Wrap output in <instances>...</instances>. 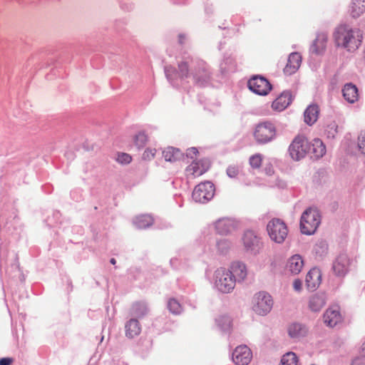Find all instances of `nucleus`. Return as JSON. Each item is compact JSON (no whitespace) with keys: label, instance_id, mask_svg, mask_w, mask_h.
Listing matches in <instances>:
<instances>
[{"label":"nucleus","instance_id":"nucleus-1","mask_svg":"<svg viewBox=\"0 0 365 365\" xmlns=\"http://www.w3.org/2000/svg\"><path fill=\"white\" fill-rule=\"evenodd\" d=\"M165 73L168 80L175 87L182 86L190 82L205 86L210 78V73L205 62L193 59L187 53L178 60V70L167 66L165 67Z\"/></svg>","mask_w":365,"mask_h":365},{"label":"nucleus","instance_id":"nucleus-2","mask_svg":"<svg viewBox=\"0 0 365 365\" xmlns=\"http://www.w3.org/2000/svg\"><path fill=\"white\" fill-rule=\"evenodd\" d=\"M334 38L338 47L349 52H354L361 44L363 31L358 27L341 24L336 28Z\"/></svg>","mask_w":365,"mask_h":365},{"label":"nucleus","instance_id":"nucleus-3","mask_svg":"<svg viewBox=\"0 0 365 365\" xmlns=\"http://www.w3.org/2000/svg\"><path fill=\"white\" fill-rule=\"evenodd\" d=\"M253 135L258 144L264 145L277 138V130L274 123L266 120L256 125Z\"/></svg>","mask_w":365,"mask_h":365},{"label":"nucleus","instance_id":"nucleus-4","mask_svg":"<svg viewBox=\"0 0 365 365\" xmlns=\"http://www.w3.org/2000/svg\"><path fill=\"white\" fill-rule=\"evenodd\" d=\"M321 223V215L317 209L309 207L304 211L300 219V230L304 235L314 234Z\"/></svg>","mask_w":365,"mask_h":365},{"label":"nucleus","instance_id":"nucleus-5","mask_svg":"<svg viewBox=\"0 0 365 365\" xmlns=\"http://www.w3.org/2000/svg\"><path fill=\"white\" fill-rule=\"evenodd\" d=\"M214 286L221 293L228 294L235 287V279L227 269L225 267L217 268L214 272Z\"/></svg>","mask_w":365,"mask_h":365},{"label":"nucleus","instance_id":"nucleus-6","mask_svg":"<svg viewBox=\"0 0 365 365\" xmlns=\"http://www.w3.org/2000/svg\"><path fill=\"white\" fill-rule=\"evenodd\" d=\"M267 231L271 240L277 244L283 243L289 232L287 225L279 218L272 219L267 225Z\"/></svg>","mask_w":365,"mask_h":365},{"label":"nucleus","instance_id":"nucleus-7","mask_svg":"<svg viewBox=\"0 0 365 365\" xmlns=\"http://www.w3.org/2000/svg\"><path fill=\"white\" fill-rule=\"evenodd\" d=\"M309 150V142L302 135L296 136L288 148L290 158L294 161L304 158Z\"/></svg>","mask_w":365,"mask_h":365},{"label":"nucleus","instance_id":"nucleus-8","mask_svg":"<svg viewBox=\"0 0 365 365\" xmlns=\"http://www.w3.org/2000/svg\"><path fill=\"white\" fill-rule=\"evenodd\" d=\"M273 300L272 296L266 292H259L253 298V310L259 315H266L272 309Z\"/></svg>","mask_w":365,"mask_h":365},{"label":"nucleus","instance_id":"nucleus-9","mask_svg":"<svg viewBox=\"0 0 365 365\" xmlns=\"http://www.w3.org/2000/svg\"><path fill=\"white\" fill-rule=\"evenodd\" d=\"M215 195V186L210 181L198 184L192 192V199L200 203H206L210 201Z\"/></svg>","mask_w":365,"mask_h":365},{"label":"nucleus","instance_id":"nucleus-10","mask_svg":"<svg viewBox=\"0 0 365 365\" xmlns=\"http://www.w3.org/2000/svg\"><path fill=\"white\" fill-rule=\"evenodd\" d=\"M242 240L246 252L252 255L258 254L262 247L261 238L254 231H245Z\"/></svg>","mask_w":365,"mask_h":365},{"label":"nucleus","instance_id":"nucleus-11","mask_svg":"<svg viewBox=\"0 0 365 365\" xmlns=\"http://www.w3.org/2000/svg\"><path fill=\"white\" fill-rule=\"evenodd\" d=\"M248 88L255 94L266 96L272 89V85L267 78L261 76L252 77L247 83Z\"/></svg>","mask_w":365,"mask_h":365},{"label":"nucleus","instance_id":"nucleus-12","mask_svg":"<svg viewBox=\"0 0 365 365\" xmlns=\"http://www.w3.org/2000/svg\"><path fill=\"white\" fill-rule=\"evenodd\" d=\"M252 358V351L246 345L237 346L232 352V361L236 365H248Z\"/></svg>","mask_w":365,"mask_h":365},{"label":"nucleus","instance_id":"nucleus-13","mask_svg":"<svg viewBox=\"0 0 365 365\" xmlns=\"http://www.w3.org/2000/svg\"><path fill=\"white\" fill-rule=\"evenodd\" d=\"M227 270L230 272L232 277L235 279L236 283L243 282L248 274L247 265L240 261L232 262Z\"/></svg>","mask_w":365,"mask_h":365},{"label":"nucleus","instance_id":"nucleus-14","mask_svg":"<svg viewBox=\"0 0 365 365\" xmlns=\"http://www.w3.org/2000/svg\"><path fill=\"white\" fill-rule=\"evenodd\" d=\"M210 168V161L207 159L193 161L186 168L185 173L187 178H195L202 175Z\"/></svg>","mask_w":365,"mask_h":365},{"label":"nucleus","instance_id":"nucleus-15","mask_svg":"<svg viewBox=\"0 0 365 365\" xmlns=\"http://www.w3.org/2000/svg\"><path fill=\"white\" fill-rule=\"evenodd\" d=\"M215 229L219 235H226L236 230L237 222L229 217H222L215 222Z\"/></svg>","mask_w":365,"mask_h":365},{"label":"nucleus","instance_id":"nucleus-16","mask_svg":"<svg viewBox=\"0 0 365 365\" xmlns=\"http://www.w3.org/2000/svg\"><path fill=\"white\" fill-rule=\"evenodd\" d=\"M350 260L346 254H340L333 262V270L339 277H344L349 271Z\"/></svg>","mask_w":365,"mask_h":365},{"label":"nucleus","instance_id":"nucleus-17","mask_svg":"<svg viewBox=\"0 0 365 365\" xmlns=\"http://www.w3.org/2000/svg\"><path fill=\"white\" fill-rule=\"evenodd\" d=\"M304 265L302 257L299 255H294L287 259L285 269L290 274L296 275L301 272Z\"/></svg>","mask_w":365,"mask_h":365},{"label":"nucleus","instance_id":"nucleus-18","mask_svg":"<svg viewBox=\"0 0 365 365\" xmlns=\"http://www.w3.org/2000/svg\"><path fill=\"white\" fill-rule=\"evenodd\" d=\"M287 331L290 338L294 340H299L307 336L308 328L304 324L293 322L289 325Z\"/></svg>","mask_w":365,"mask_h":365},{"label":"nucleus","instance_id":"nucleus-19","mask_svg":"<svg viewBox=\"0 0 365 365\" xmlns=\"http://www.w3.org/2000/svg\"><path fill=\"white\" fill-rule=\"evenodd\" d=\"M327 41V34L321 32L317 34L315 40L310 46L309 51L316 55H321L326 48Z\"/></svg>","mask_w":365,"mask_h":365},{"label":"nucleus","instance_id":"nucleus-20","mask_svg":"<svg viewBox=\"0 0 365 365\" xmlns=\"http://www.w3.org/2000/svg\"><path fill=\"white\" fill-rule=\"evenodd\" d=\"M323 318L324 323L330 327H334L341 320V316L337 307L327 309L324 314Z\"/></svg>","mask_w":365,"mask_h":365},{"label":"nucleus","instance_id":"nucleus-21","mask_svg":"<svg viewBox=\"0 0 365 365\" xmlns=\"http://www.w3.org/2000/svg\"><path fill=\"white\" fill-rule=\"evenodd\" d=\"M302 57L297 52L292 53L288 58L287 63L284 68V72L287 75L294 73L300 66Z\"/></svg>","mask_w":365,"mask_h":365},{"label":"nucleus","instance_id":"nucleus-22","mask_svg":"<svg viewBox=\"0 0 365 365\" xmlns=\"http://www.w3.org/2000/svg\"><path fill=\"white\" fill-rule=\"evenodd\" d=\"M292 101V96L290 91H284L272 103V107L276 110H283L290 105Z\"/></svg>","mask_w":365,"mask_h":365},{"label":"nucleus","instance_id":"nucleus-23","mask_svg":"<svg viewBox=\"0 0 365 365\" xmlns=\"http://www.w3.org/2000/svg\"><path fill=\"white\" fill-rule=\"evenodd\" d=\"M321 272L317 268L311 269L305 279L306 284L309 290H315L321 282Z\"/></svg>","mask_w":365,"mask_h":365},{"label":"nucleus","instance_id":"nucleus-24","mask_svg":"<svg viewBox=\"0 0 365 365\" xmlns=\"http://www.w3.org/2000/svg\"><path fill=\"white\" fill-rule=\"evenodd\" d=\"M309 153H312L315 158H320L326 153V146L319 138H314L312 142H309Z\"/></svg>","mask_w":365,"mask_h":365},{"label":"nucleus","instance_id":"nucleus-25","mask_svg":"<svg viewBox=\"0 0 365 365\" xmlns=\"http://www.w3.org/2000/svg\"><path fill=\"white\" fill-rule=\"evenodd\" d=\"M349 13L354 19L363 15L365 13V0H351L349 6Z\"/></svg>","mask_w":365,"mask_h":365},{"label":"nucleus","instance_id":"nucleus-26","mask_svg":"<svg viewBox=\"0 0 365 365\" xmlns=\"http://www.w3.org/2000/svg\"><path fill=\"white\" fill-rule=\"evenodd\" d=\"M342 93L344 99L350 103H354L358 100V88L351 83L344 85L342 89Z\"/></svg>","mask_w":365,"mask_h":365},{"label":"nucleus","instance_id":"nucleus-27","mask_svg":"<svg viewBox=\"0 0 365 365\" xmlns=\"http://www.w3.org/2000/svg\"><path fill=\"white\" fill-rule=\"evenodd\" d=\"M319 113V110L317 105H309L304 112V122L309 125H313L318 119Z\"/></svg>","mask_w":365,"mask_h":365},{"label":"nucleus","instance_id":"nucleus-28","mask_svg":"<svg viewBox=\"0 0 365 365\" xmlns=\"http://www.w3.org/2000/svg\"><path fill=\"white\" fill-rule=\"evenodd\" d=\"M326 303L324 293H317L309 299V306L312 311L319 312Z\"/></svg>","mask_w":365,"mask_h":365},{"label":"nucleus","instance_id":"nucleus-29","mask_svg":"<svg viewBox=\"0 0 365 365\" xmlns=\"http://www.w3.org/2000/svg\"><path fill=\"white\" fill-rule=\"evenodd\" d=\"M125 335L128 338H133L138 336L141 331L139 322L135 319H130L125 325Z\"/></svg>","mask_w":365,"mask_h":365},{"label":"nucleus","instance_id":"nucleus-30","mask_svg":"<svg viewBox=\"0 0 365 365\" xmlns=\"http://www.w3.org/2000/svg\"><path fill=\"white\" fill-rule=\"evenodd\" d=\"M162 153L165 160L168 162H175L180 160L183 156L180 150L173 147L167 148Z\"/></svg>","mask_w":365,"mask_h":365},{"label":"nucleus","instance_id":"nucleus-31","mask_svg":"<svg viewBox=\"0 0 365 365\" xmlns=\"http://www.w3.org/2000/svg\"><path fill=\"white\" fill-rule=\"evenodd\" d=\"M153 223L152 216L148 215H142L136 217L133 220V224L138 229H145Z\"/></svg>","mask_w":365,"mask_h":365},{"label":"nucleus","instance_id":"nucleus-32","mask_svg":"<svg viewBox=\"0 0 365 365\" xmlns=\"http://www.w3.org/2000/svg\"><path fill=\"white\" fill-rule=\"evenodd\" d=\"M131 312L132 314L140 317L148 313V307L145 302H138L133 304Z\"/></svg>","mask_w":365,"mask_h":365},{"label":"nucleus","instance_id":"nucleus-33","mask_svg":"<svg viewBox=\"0 0 365 365\" xmlns=\"http://www.w3.org/2000/svg\"><path fill=\"white\" fill-rule=\"evenodd\" d=\"M218 327L223 331H228L232 327V319L230 316L222 315L216 319Z\"/></svg>","mask_w":365,"mask_h":365},{"label":"nucleus","instance_id":"nucleus-34","mask_svg":"<svg viewBox=\"0 0 365 365\" xmlns=\"http://www.w3.org/2000/svg\"><path fill=\"white\" fill-rule=\"evenodd\" d=\"M279 365H298V358L296 354L290 351L284 354Z\"/></svg>","mask_w":365,"mask_h":365},{"label":"nucleus","instance_id":"nucleus-35","mask_svg":"<svg viewBox=\"0 0 365 365\" xmlns=\"http://www.w3.org/2000/svg\"><path fill=\"white\" fill-rule=\"evenodd\" d=\"M222 72L235 71L236 69L235 61L232 57H227L220 64Z\"/></svg>","mask_w":365,"mask_h":365},{"label":"nucleus","instance_id":"nucleus-36","mask_svg":"<svg viewBox=\"0 0 365 365\" xmlns=\"http://www.w3.org/2000/svg\"><path fill=\"white\" fill-rule=\"evenodd\" d=\"M338 133V125L336 122L332 121L327 125L324 130V135L327 138L333 139Z\"/></svg>","mask_w":365,"mask_h":365},{"label":"nucleus","instance_id":"nucleus-37","mask_svg":"<svg viewBox=\"0 0 365 365\" xmlns=\"http://www.w3.org/2000/svg\"><path fill=\"white\" fill-rule=\"evenodd\" d=\"M232 243L229 240L221 239L217 241L216 247L220 254H226L231 247Z\"/></svg>","mask_w":365,"mask_h":365},{"label":"nucleus","instance_id":"nucleus-38","mask_svg":"<svg viewBox=\"0 0 365 365\" xmlns=\"http://www.w3.org/2000/svg\"><path fill=\"white\" fill-rule=\"evenodd\" d=\"M148 141V136L144 132H139L134 137V143L140 149L143 148Z\"/></svg>","mask_w":365,"mask_h":365},{"label":"nucleus","instance_id":"nucleus-39","mask_svg":"<svg viewBox=\"0 0 365 365\" xmlns=\"http://www.w3.org/2000/svg\"><path fill=\"white\" fill-rule=\"evenodd\" d=\"M168 308L174 314H178L182 311L180 304L175 299H170L168 302Z\"/></svg>","mask_w":365,"mask_h":365},{"label":"nucleus","instance_id":"nucleus-40","mask_svg":"<svg viewBox=\"0 0 365 365\" xmlns=\"http://www.w3.org/2000/svg\"><path fill=\"white\" fill-rule=\"evenodd\" d=\"M328 250V245L324 240L319 241L314 246V250L319 257L324 255Z\"/></svg>","mask_w":365,"mask_h":365},{"label":"nucleus","instance_id":"nucleus-41","mask_svg":"<svg viewBox=\"0 0 365 365\" xmlns=\"http://www.w3.org/2000/svg\"><path fill=\"white\" fill-rule=\"evenodd\" d=\"M263 155L260 153H256L250 158V165L252 168H259L262 165Z\"/></svg>","mask_w":365,"mask_h":365},{"label":"nucleus","instance_id":"nucleus-42","mask_svg":"<svg viewBox=\"0 0 365 365\" xmlns=\"http://www.w3.org/2000/svg\"><path fill=\"white\" fill-rule=\"evenodd\" d=\"M358 147L360 152L365 155V130L361 131L358 137Z\"/></svg>","mask_w":365,"mask_h":365},{"label":"nucleus","instance_id":"nucleus-43","mask_svg":"<svg viewBox=\"0 0 365 365\" xmlns=\"http://www.w3.org/2000/svg\"><path fill=\"white\" fill-rule=\"evenodd\" d=\"M116 160L121 164H128L131 161V156L127 153H118Z\"/></svg>","mask_w":365,"mask_h":365},{"label":"nucleus","instance_id":"nucleus-44","mask_svg":"<svg viewBox=\"0 0 365 365\" xmlns=\"http://www.w3.org/2000/svg\"><path fill=\"white\" fill-rule=\"evenodd\" d=\"M156 153L157 150L155 148H148L144 151L143 158L145 160H151L155 157Z\"/></svg>","mask_w":365,"mask_h":365},{"label":"nucleus","instance_id":"nucleus-45","mask_svg":"<svg viewBox=\"0 0 365 365\" xmlns=\"http://www.w3.org/2000/svg\"><path fill=\"white\" fill-rule=\"evenodd\" d=\"M240 173V168L237 166L230 165L227 169V174L230 178H235Z\"/></svg>","mask_w":365,"mask_h":365},{"label":"nucleus","instance_id":"nucleus-46","mask_svg":"<svg viewBox=\"0 0 365 365\" xmlns=\"http://www.w3.org/2000/svg\"><path fill=\"white\" fill-rule=\"evenodd\" d=\"M351 365H365V355L354 358L352 360Z\"/></svg>","mask_w":365,"mask_h":365},{"label":"nucleus","instance_id":"nucleus-47","mask_svg":"<svg viewBox=\"0 0 365 365\" xmlns=\"http://www.w3.org/2000/svg\"><path fill=\"white\" fill-rule=\"evenodd\" d=\"M293 288L297 292H301L302 289V280H300L299 279H294V281L293 282Z\"/></svg>","mask_w":365,"mask_h":365},{"label":"nucleus","instance_id":"nucleus-48","mask_svg":"<svg viewBox=\"0 0 365 365\" xmlns=\"http://www.w3.org/2000/svg\"><path fill=\"white\" fill-rule=\"evenodd\" d=\"M198 153V151L197 148H190L187 150L186 155L187 158H190L191 159H193L197 154Z\"/></svg>","mask_w":365,"mask_h":365},{"label":"nucleus","instance_id":"nucleus-49","mask_svg":"<svg viewBox=\"0 0 365 365\" xmlns=\"http://www.w3.org/2000/svg\"><path fill=\"white\" fill-rule=\"evenodd\" d=\"M12 359L10 358H1L0 359V365H11Z\"/></svg>","mask_w":365,"mask_h":365},{"label":"nucleus","instance_id":"nucleus-50","mask_svg":"<svg viewBox=\"0 0 365 365\" xmlns=\"http://www.w3.org/2000/svg\"><path fill=\"white\" fill-rule=\"evenodd\" d=\"M170 264L173 267L177 269L178 268V258H172L170 259Z\"/></svg>","mask_w":365,"mask_h":365},{"label":"nucleus","instance_id":"nucleus-51","mask_svg":"<svg viewBox=\"0 0 365 365\" xmlns=\"http://www.w3.org/2000/svg\"><path fill=\"white\" fill-rule=\"evenodd\" d=\"M265 173L269 175H271L274 173V170H273V168L272 166H268V167H266L265 168Z\"/></svg>","mask_w":365,"mask_h":365},{"label":"nucleus","instance_id":"nucleus-52","mask_svg":"<svg viewBox=\"0 0 365 365\" xmlns=\"http://www.w3.org/2000/svg\"><path fill=\"white\" fill-rule=\"evenodd\" d=\"M185 38H186V36L184 34H179V36H178L179 43L182 44L184 43V40Z\"/></svg>","mask_w":365,"mask_h":365},{"label":"nucleus","instance_id":"nucleus-53","mask_svg":"<svg viewBox=\"0 0 365 365\" xmlns=\"http://www.w3.org/2000/svg\"><path fill=\"white\" fill-rule=\"evenodd\" d=\"M110 262L112 264H115L116 263V260L114 258H111L110 260Z\"/></svg>","mask_w":365,"mask_h":365},{"label":"nucleus","instance_id":"nucleus-54","mask_svg":"<svg viewBox=\"0 0 365 365\" xmlns=\"http://www.w3.org/2000/svg\"><path fill=\"white\" fill-rule=\"evenodd\" d=\"M362 353L365 355V342L362 345Z\"/></svg>","mask_w":365,"mask_h":365}]
</instances>
